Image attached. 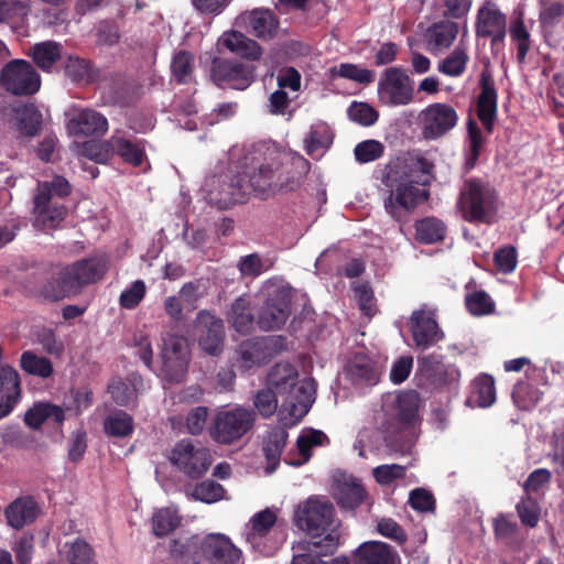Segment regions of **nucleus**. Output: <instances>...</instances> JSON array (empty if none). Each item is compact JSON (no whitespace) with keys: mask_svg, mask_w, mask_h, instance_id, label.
I'll return each mask as SVG.
<instances>
[{"mask_svg":"<svg viewBox=\"0 0 564 564\" xmlns=\"http://www.w3.org/2000/svg\"><path fill=\"white\" fill-rule=\"evenodd\" d=\"M466 306L473 315H486L492 312L494 302L485 291H475L466 296Z\"/></svg>","mask_w":564,"mask_h":564,"instance_id":"obj_63","label":"nucleus"},{"mask_svg":"<svg viewBox=\"0 0 564 564\" xmlns=\"http://www.w3.org/2000/svg\"><path fill=\"white\" fill-rule=\"evenodd\" d=\"M26 54L42 72L52 73L56 63L63 57V45L47 40L31 45Z\"/></svg>","mask_w":564,"mask_h":564,"instance_id":"obj_31","label":"nucleus"},{"mask_svg":"<svg viewBox=\"0 0 564 564\" xmlns=\"http://www.w3.org/2000/svg\"><path fill=\"white\" fill-rule=\"evenodd\" d=\"M254 423V413L242 406L218 410L209 426L210 437L219 444H231L247 434Z\"/></svg>","mask_w":564,"mask_h":564,"instance_id":"obj_8","label":"nucleus"},{"mask_svg":"<svg viewBox=\"0 0 564 564\" xmlns=\"http://www.w3.org/2000/svg\"><path fill=\"white\" fill-rule=\"evenodd\" d=\"M419 408V395L414 391L404 392L395 399V413L387 423H378L379 431L387 440L390 433L399 430L402 424L410 423Z\"/></svg>","mask_w":564,"mask_h":564,"instance_id":"obj_23","label":"nucleus"},{"mask_svg":"<svg viewBox=\"0 0 564 564\" xmlns=\"http://www.w3.org/2000/svg\"><path fill=\"white\" fill-rule=\"evenodd\" d=\"M265 302L258 315L262 330H273L285 324L291 314V289L278 282H268L263 288Z\"/></svg>","mask_w":564,"mask_h":564,"instance_id":"obj_9","label":"nucleus"},{"mask_svg":"<svg viewBox=\"0 0 564 564\" xmlns=\"http://www.w3.org/2000/svg\"><path fill=\"white\" fill-rule=\"evenodd\" d=\"M110 148L113 154H117L123 162L133 166H140L145 156V151L139 143L121 137H111Z\"/></svg>","mask_w":564,"mask_h":564,"instance_id":"obj_45","label":"nucleus"},{"mask_svg":"<svg viewBox=\"0 0 564 564\" xmlns=\"http://www.w3.org/2000/svg\"><path fill=\"white\" fill-rule=\"evenodd\" d=\"M347 376L356 384H373L377 381V372L372 360L364 355L355 356L346 368Z\"/></svg>","mask_w":564,"mask_h":564,"instance_id":"obj_42","label":"nucleus"},{"mask_svg":"<svg viewBox=\"0 0 564 564\" xmlns=\"http://www.w3.org/2000/svg\"><path fill=\"white\" fill-rule=\"evenodd\" d=\"M20 367L26 373L42 379L50 378L54 372L53 364L48 358L37 356L31 350L24 351L21 355Z\"/></svg>","mask_w":564,"mask_h":564,"instance_id":"obj_48","label":"nucleus"},{"mask_svg":"<svg viewBox=\"0 0 564 564\" xmlns=\"http://www.w3.org/2000/svg\"><path fill=\"white\" fill-rule=\"evenodd\" d=\"M293 549L295 551V554L293 556L291 564H349L347 557H336L332 560L329 563L323 562L319 557L327 555L321 553V551L325 550L324 547H312L311 551H297L295 546Z\"/></svg>","mask_w":564,"mask_h":564,"instance_id":"obj_64","label":"nucleus"},{"mask_svg":"<svg viewBox=\"0 0 564 564\" xmlns=\"http://www.w3.org/2000/svg\"><path fill=\"white\" fill-rule=\"evenodd\" d=\"M533 24L532 21L524 20V10L517 8L510 18L509 22V35L511 42L517 47V57L519 62H523L528 52L531 48V33L530 28Z\"/></svg>","mask_w":564,"mask_h":564,"instance_id":"obj_30","label":"nucleus"},{"mask_svg":"<svg viewBox=\"0 0 564 564\" xmlns=\"http://www.w3.org/2000/svg\"><path fill=\"white\" fill-rule=\"evenodd\" d=\"M276 521V513L274 510L267 508L257 512L245 529V539L251 549L261 554L269 556L275 547L268 542V534Z\"/></svg>","mask_w":564,"mask_h":564,"instance_id":"obj_16","label":"nucleus"},{"mask_svg":"<svg viewBox=\"0 0 564 564\" xmlns=\"http://www.w3.org/2000/svg\"><path fill=\"white\" fill-rule=\"evenodd\" d=\"M297 372L290 364L275 365L269 375V383L280 395H286L296 381Z\"/></svg>","mask_w":564,"mask_h":564,"instance_id":"obj_49","label":"nucleus"},{"mask_svg":"<svg viewBox=\"0 0 564 564\" xmlns=\"http://www.w3.org/2000/svg\"><path fill=\"white\" fill-rule=\"evenodd\" d=\"M393 553L383 542H365L355 553V564H393Z\"/></svg>","mask_w":564,"mask_h":564,"instance_id":"obj_37","label":"nucleus"},{"mask_svg":"<svg viewBox=\"0 0 564 564\" xmlns=\"http://www.w3.org/2000/svg\"><path fill=\"white\" fill-rule=\"evenodd\" d=\"M348 117L360 126L369 127L377 122L379 115L369 104L354 101L348 108Z\"/></svg>","mask_w":564,"mask_h":564,"instance_id":"obj_61","label":"nucleus"},{"mask_svg":"<svg viewBox=\"0 0 564 564\" xmlns=\"http://www.w3.org/2000/svg\"><path fill=\"white\" fill-rule=\"evenodd\" d=\"M365 496L362 486L352 478L337 487L336 499L345 509H355L364 501Z\"/></svg>","mask_w":564,"mask_h":564,"instance_id":"obj_51","label":"nucleus"},{"mask_svg":"<svg viewBox=\"0 0 564 564\" xmlns=\"http://www.w3.org/2000/svg\"><path fill=\"white\" fill-rule=\"evenodd\" d=\"M333 77H341L355 80L359 84H368L373 79V73L354 64H340L330 69Z\"/></svg>","mask_w":564,"mask_h":564,"instance_id":"obj_60","label":"nucleus"},{"mask_svg":"<svg viewBox=\"0 0 564 564\" xmlns=\"http://www.w3.org/2000/svg\"><path fill=\"white\" fill-rule=\"evenodd\" d=\"M468 62V50L462 40L454 51L438 63L437 70L449 77H458L466 70Z\"/></svg>","mask_w":564,"mask_h":564,"instance_id":"obj_44","label":"nucleus"},{"mask_svg":"<svg viewBox=\"0 0 564 564\" xmlns=\"http://www.w3.org/2000/svg\"><path fill=\"white\" fill-rule=\"evenodd\" d=\"M147 293L144 281L137 280L128 289L122 291L119 297V304L122 308L134 310L143 300Z\"/></svg>","mask_w":564,"mask_h":564,"instance_id":"obj_62","label":"nucleus"},{"mask_svg":"<svg viewBox=\"0 0 564 564\" xmlns=\"http://www.w3.org/2000/svg\"><path fill=\"white\" fill-rule=\"evenodd\" d=\"M231 158L242 167L251 165V187L262 197L296 189L308 170L307 161L281 149L276 143L261 141L231 148Z\"/></svg>","mask_w":564,"mask_h":564,"instance_id":"obj_1","label":"nucleus"},{"mask_svg":"<svg viewBox=\"0 0 564 564\" xmlns=\"http://www.w3.org/2000/svg\"><path fill=\"white\" fill-rule=\"evenodd\" d=\"M210 463V452L202 444H193L187 440L178 443V468L184 473L199 476L208 469Z\"/></svg>","mask_w":564,"mask_h":564,"instance_id":"obj_21","label":"nucleus"},{"mask_svg":"<svg viewBox=\"0 0 564 564\" xmlns=\"http://www.w3.org/2000/svg\"><path fill=\"white\" fill-rule=\"evenodd\" d=\"M333 131L330 127L317 121L313 123L304 139V149L308 155L314 159L322 158L333 143Z\"/></svg>","mask_w":564,"mask_h":564,"instance_id":"obj_34","label":"nucleus"},{"mask_svg":"<svg viewBox=\"0 0 564 564\" xmlns=\"http://www.w3.org/2000/svg\"><path fill=\"white\" fill-rule=\"evenodd\" d=\"M273 267V260L259 253L243 256L237 262V269L242 278H257Z\"/></svg>","mask_w":564,"mask_h":564,"instance_id":"obj_50","label":"nucleus"},{"mask_svg":"<svg viewBox=\"0 0 564 564\" xmlns=\"http://www.w3.org/2000/svg\"><path fill=\"white\" fill-rule=\"evenodd\" d=\"M496 401L495 380L491 376L481 375L474 381L473 402L479 408H488Z\"/></svg>","mask_w":564,"mask_h":564,"instance_id":"obj_52","label":"nucleus"},{"mask_svg":"<svg viewBox=\"0 0 564 564\" xmlns=\"http://www.w3.org/2000/svg\"><path fill=\"white\" fill-rule=\"evenodd\" d=\"M240 24L254 37L261 41H271L279 36L280 21L269 9H253L246 11L238 18Z\"/></svg>","mask_w":564,"mask_h":564,"instance_id":"obj_17","label":"nucleus"},{"mask_svg":"<svg viewBox=\"0 0 564 564\" xmlns=\"http://www.w3.org/2000/svg\"><path fill=\"white\" fill-rule=\"evenodd\" d=\"M64 551L68 564H97L94 549L82 538L65 542Z\"/></svg>","mask_w":564,"mask_h":564,"instance_id":"obj_46","label":"nucleus"},{"mask_svg":"<svg viewBox=\"0 0 564 564\" xmlns=\"http://www.w3.org/2000/svg\"><path fill=\"white\" fill-rule=\"evenodd\" d=\"M230 165L226 173L208 176L204 183L203 192L205 198L210 205L220 209H226L236 203H242L247 196L253 192L251 187V165L242 167L236 159L231 158L229 151Z\"/></svg>","mask_w":564,"mask_h":564,"instance_id":"obj_4","label":"nucleus"},{"mask_svg":"<svg viewBox=\"0 0 564 564\" xmlns=\"http://www.w3.org/2000/svg\"><path fill=\"white\" fill-rule=\"evenodd\" d=\"M421 120L424 138L427 140H436L455 128L458 121V115L451 105L435 102L422 110Z\"/></svg>","mask_w":564,"mask_h":564,"instance_id":"obj_15","label":"nucleus"},{"mask_svg":"<svg viewBox=\"0 0 564 564\" xmlns=\"http://www.w3.org/2000/svg\"><path fill=\"white\" fill-rule=\"evenodd\" d=\"M481 91L477 99V116L488 133L492 131L494 122L497 116V93L494 84L482 78Z\"/></svg>","mask_w":564,"mask_h":564,"instance_id":"obj_33","label":"nucleus"},{"mask_svg":"<svg viewBox=\"0 0 564 564\" xmlns=\"http://www.w3.org/2000/svg\"><path fill=\"white\" fill-rule=\"evenodd\" d=\"M379 101L389 107L405 106L414 98L413 82L401 67L387 68L378 82Z\"/></svg>","mask_w":564,"mask_h":564,"instance_id":"obj_12","label":"nucleus"},{"mask_svg":"<svg viewBox=\"0 0 564 564\" xmlns=\"http://www.w3.org/2000/svg\"><path fill=\"white\" fill-rule=\"evenodd\" d=\"M354 296L358 302L360 311L371 317L376 314V303L373 297V292L368 283L362 281H355L352 283Z\"/></svg>","mask_w":564,"mask_h":564,"instance_id":"obj_59","label":"nucleus"},{"mask_svg":"<svg viewBox=\"0 0 564 564\" xmlns=\"http://www.w3.org/2000/svg\"><path fill=\"white\" fill-rule=\"evenodd\" d=\"M316 382L312 378L295 381L281 403L280 415L289 411V416H281L284 426L296 424L314 402Z\"/></svg>","mask_w":564,"mask_h":564,"instance_id":"obj_13","label":"nucleus"},{"mask_svg":"<svg viewBox=\"0 0 564 564\" xmlns=\"http://www.w3.org/2000/svg\"><path fill=\"white\" fill-rule=\"evenodd\" d=\"M65 75L76 84H91L99 78V70L86 58L68 55L64 62Z\"/></svg>","mask_w":564,"mask_h":564,"instance_id":"obj_38","label":"nucleus"},{"mask_svg":"<svg viewBox=\"0 0 564 564\" xmlns=\"http://www.w3.org/2000/svg\"><path fill=\"white\" fill-rule=\"evenodd\" d=\"M178 555L193 564H245L242 551L223 533L194 535L182 545Z\"/></svg>","mask_w":564,"mask_h":564,"instance_id":"obj_6","label":"nucleus"},{"mask_svg":"<svg viewBox=\"0 0 564 564\" xmlns=\"http://www.w3.org/2000/svg\"><path fill=\"white\" fill-rule=\"evenodd\" d=\"M219 52H228L243 58L258 61L262 55V48L254 40L235 30L224 32L217 41Z\"/></svg>","mask_w":564,"mask_h":564,"instance_id":"obj_24","label":"nucleus"},{"mask_svg":"<svg viewBox=\"0 0 564 564\" xmlns=\"http://www.w3.org/2000/svg\"><path fill=\"white\" fill-rule=\"evenodd\" d=\"M288 432L284 427L272 429L263 442V454L267 460L265 474H273L280 465L281 453L285 446Z\"/></svg>","mask_w":564,"mask_h":564,"instance_id":"obj_35","label":"nucleus"},{"mask_svg":"<svg viewBox=\"0 0 564 564\" xmlns=\"http://www.w3.org/2000/svg\"><path fill=\"white\" fill-rule=\"evenodd\" d=\"M160 358L162 360V372L169 382L176 380V332L172 327L162 334L160 345Z\"/></svg>","mask_w":564,"mask_h":564,"instance_id":"obj_40","label":"nucleus"},{"mask_svg":"<svg viewBox=\"0 0 564 564\" xmlns=\"http://www.w3.org/2000/svg\"><path fill=\"white\" fill-rule=\"evenodd\" d=\"M18 130L26 137H35L42 127L43 116L34 104H26L15 109Z\"/></svg>","mask_w":564,"mask_h":564,"instance_id":"obj_41","label":"nucleus"},{"mask_svg":"<svg viewBox=\"0 0 564 564\" xmlns=\"http://www.w3.org/2000/svg\"><path fill=\"white\" fill-rule=\"evenodd\" d=\"M48 420L63 423L65 421L63 408L50 402H36L24 414V423L33 430L40 429Z\"/></svg>","mask_w":564,"mask_h":564,"instance_id":"obj_36","label":"nucleus"},{"mask_svg":"<svg viewBox=\"0 0 564 564\" xmlns=\"http://www.w3.org/2000/svg\"><path fill=\"white\" fill-rule=\"evenodd\" d=\"M296 525L305 531L310 539L295 545L297 551H311L322 549V554H332L337 545L339 533L334 520V508L326 500L308 499L301 505L295 512Z\"/></svg>","mask_w":564,"mask_h":564,"instance_id":"obj_3","label":"nucleus"},{"mask_svg":"<svg viewBox=\"0 0 564 564\" xmlns=\"http://www.w3.org/2000/svg\"><path fill=\"white\" fill-rule=\"evenodd\" d=\"M139 93L140 87L133 79L117 76L109 86L107 96L111 104L127 107L135 101Z\"/></svg>","mask_w":564,"mask_h":564,"instance_id":"obj_39","label":"nucleus"},{"mask_svg":"<svg viewBox=\"0 0 564 564\" xmlns=\"http://www.w3.org/2000/svg\"><path fill=\"white\" fill-rule=\"evenodd\" d=\"M458 32V24L452 21L446 20L432 24L424 33V43L427 51L437 55L449 48Z\"/></svg>","mask_w":564,"mask_h":564,"instance_id":"obj_27","label":"nucleus"},{"mask_svg":"<svg viewBox=\"0 0 564 564\" xmlns=\"http://www.w3.org/2000/svg\"><path fill=\"white\" fill-rule=\"evenodd\" d=\"M74 286L79 293L86 285L98 282L108 270V261L104 257H89L65 265Z\"/></svg>","mask_w":564,"mask_h":564,"instance_id":"obj_19","label":"nucleus"},{"mask_svg":"<svg viewBox=\"0 0 564 564\" xmlns=\"http://www.w3.org/2000/svg\"><path fill=\"white\" fill-rule=\"evenodd\" d=\"M445 225L436 218H425L416 223V239L424 243H433L444 238Z\"/></svg>","mask_w":564,"mask_h":564,"instance_id":"obj_53","label":"nucleus"},{"mask_svg":"<svg viewBox=\"0 0 564 564\" xmlns=\"http://www.w3.org/2000/svg\"><path fill=\"white\" fill-rule=\"evenodd\" d=\"M21 397V381L11 366L0 367V420L9 415Z\"/></svg>","mask_w":564,"mask_h":564,"instance_id":"obj_26","label":"nucleus"},{"mask_svg":"<svg viewBox=\"0 0 564 564\" xmlns=\"http://www.w3.org/2000/svg\"><path fill=\"white\" fill-rule=\"evenodd\" d=\"M506 15L492 2H486L477 14L476 32L479 36H490L492 42H502L506 36Z\"/></svg>","mask_w":564,"mask_h":564,"instance_id":"obj_22","label":"nucleus"},{"mask_svg":"<svg viewBox=\"0 0 564 564\" xmlns=\"http://www.w3.org/2000/svg\"><path fill=\"white\" fill-rule=\"evenodd\" d=\"M228 321L237 333L242 335L250 333L253 328V315L249 300L237 299L231 305Z\"/></svg>","mask_w":564,"mask_h":564,"instance_id":"obj_43","label":"nucleus"},{"mask_svg":"<svg viewBox=\"0 0 564 564\" xmlns=\"http://www.w3.org/2000/svg\"><path fill=\"white\" fill-rule=\"evenodd\" d=\"M186 495L205 503H214L224 498L225 489L213 480H205L187 489Z\"/></svg>","mask_w":564,"mask_h":564,"instance_id":"obj_55","label":"nucleus"},{"mask_svg":"<svg viewBox=\"0 0 564 564\" xmlns=\"http://www.w3.org/2000/svg\"><path fill=\"white\" fill-rule=\"evenodd\" d=\"M68 128L76 135H102L108 130L107 118L91 109H84L76 113L68 123Z\"/></svg>","mask_w":564,"mask_h":564,"instance_id":"obj_28","label":"nucleus"},{"mask_svg":"<svg viewBox=\"0 0 564 564\" xmlns=\"http://www.w3.org/2000/svg\"><path fill=\"white\" fill-rule=\"evenodd\" d=\"M210 76L219 87L243 90L253 82L254 69L238 61L214 58Z\"/></svg>","mask_w":564,"mask_h":564,"instance_id":"obj_14","label":"nucleus"},{"mask_svg":"<svg viewBox=\"0 0 564 564\" xmlns=\"http://www.w3.org/2000/svg\"><path fill=\"white\" fill-rule=\"evenodd\" d=\"M41 295L51 302H57L73 294H77L74 283L70 280L66 268H61L54 272L41 286Z\"/></svg>","mask_w":564,"mask_h":564,"instance_id":"obj_32","label":"nucleus"},{"mask_svg":"<svg viewBox=\"0 0 564 564\" xmlns=\"http://www.w3.org/2000/svg\"><path fill=\"white\" fill-rule=\"evenodd\" d=\"M0 85L14 96H31L41 87V76L25 59H12L0 74Z\"/></svg>","mask_w":564,"mask_h":564,"instance_id":"obj_11","label":"nucleus"},{"mask_svg":"<svg viewBox=\"0 0 564 564\" xmlns=\"http://www.w3.org/2000/svg\"><path fill=\"white\" fill-rule=\"evenodd\" d=\"M108 392L112 400L120 406H128L137 398V388L134 384L121 379H112L108 384Z\"/></svg>","mask_w":564,"mask_h":564,"instance_id":"obj_56","label":"nucleus"},{"mask_svg":"<svg viewBox=\"0 0 564 564\" xmlns=\"http://www.w3.org/2000/svg\"><path fill=\"white\" fill-rule=\"evenodd\" d=\"M42 512L40 503L32 496H22L13 500L4 510L8 524L20 530L33 523Z\"/></svg>","mask_w":564,"mask_h":564,"instance_id":"obj_25","label":"nucleus"},{"mask_svg":"<svg viewBox=\"0 0 564 564\" xmlns=\"http://www.w3.org/2000/svg\"><path fill=\"white\" fill-rule=\"evenodd\" d=\"M72 193V185L61 175L51 181H39L33 195L34 223L42 230L57 229L65 220L68 209L56 198H65Z\"/></svg>","mask_w":564,"mask_h":564,"instance_id":"obj_5","label":"nucleus"},{"mask_svg":"<svg viewBox=\"0 0 564 564\" xmlns=\"http://www.w3.org/2000/svg\"><path fill=\"white\" fill-rule=\"evenodd\" d=\"M195 327L200 348L212 356L219 355L223 351L225 340L223 321L209 312H200L197 315Z\"/></svg>","mask_w":564,"mask_h":564,"instance_id":"obj_18","label":"nucleus"},{"mask_svg":"<svg viewBox=\"0 0 564 564\" xmlns=\"http://www.w3.org/2000/svg\"><path fill=\"white\" fill-rule=\"evenodd\" d=\"M152 532L156 538H164L176 529V510L161 508L151 518Z\"/></svg>","mask_w":564,"mask_h":564,"instance_id":"obj_54","label":"nucleus"},{"mask_svg":"<svg viewBox=\"0 0 564 564\" xmlns=\"http://www.w3.org/2000/svg\"><path fill=\"white\" fill-rule=\"evenodd\" d=\"M133 419L122 410L109 414L104 421V431L113 437H127L133 433Z\"/></svg>","mask_w":564,"mask_h":564,"instance_id":"obj_47","label":"nucleus"},{"mask_svg":"<svg viewBox=\"0 0 564 564\" xmlns=\"http://www.w3.org/2000/svg\"><path fill=\"white\" fill-rule=\"evenodd\" d=\"M458 206L466 220L490 223L497 209V196L488 184L468 180L460 191Z\"/></svg>","mask_w":564,"mask_h":564,"instance_id":"obj_7","label":"nucleus"},{"mask_svg":"<svg viewBox=\"0 0 564 564\" xmlns=\"http://www.w3.org/2000/svg\"><path fill=\"white\" fill-rule=\"evenodd\" d=\"M432 167L433 165L423 159L419 160L415 166L395 160L380 170L378 178L388 188L383 208L393 220L405 223L416 207L427 200L429 191L417 180L416 171L429 174Z\"/></svg>","mask_w":564,"mask_h":564,"instance_id":"obj_2","label":"nucleus"},{"mask_svg":"<svg viewBox=\"0 0 564 564\" xmlns=\"http://www.w3.org/2000/svg\"><path fill=\"white\" fill-rule=\"evenodd\" d=\"M284 347L285 340L281 336H263L245 340L236 350L234 367L241 371L260 367Z\"/></svg>","mask_w":564,"mask_h":564,"instance_id":"obj_10","label":"nucleus"},{"mask_svg":"<svg viewBox=\"0 0 564 564\" xmlns=\"http://www.w3.org/2000/svg\"><path fill=\"white\" fill-rule=\"evenodd\" d=\"M383 152L384 145L373 139L361 141L354 149L355 159L360 164L370 163L380 159Z\"/></svg>","mask_w":564,"mask_h":564,"instance_id":"obj_58","label":"nucleus"},{"mask_svg":"<svg viewBox=\"0 0 564 564\" xmlns=\"http://www.w3.org/2000/svg\"><path fill=\"white\" fill-rule=\"evenodd\" d=\"M434 316V310L426 306L412 313L411 330L417 347L426 348L443 338Z\"/></svg>","mask_w":564,"mask_h":564,"instance_id":"obj_20","label":"nucleus"},{"mask_svg":"<svg viewBox=\"0 0 564 564\" xmlns=\"http://www.w3.org/2000/svg\"><path fill=\"white\" fill-rule=\"evenodd\" d=\"M80 153L97 163H106L113 155L110 139L106 141H86L80 147Z\"/></svg>","mask_w":564,"mask_h":564,"instance_id":"obj_57","label":"nucleus"},{"mask_svg":"<svg viewBox=\"0 0 564 564\" xmlns=\"http://www.w3.org/2000/svg\"><path fill=\"white\" fill-rule=\"evenodd\" d=\"M327 442V436L321 431H303L297 440L296 447L294 451H290L285 457L284 462L291 466H302L306 464L312 456V448L323 445Z\"/></svg>","mask_w":564,"mask_h":564,"instance_id":"obj_29","label":"nucleus"}]
</instances>
